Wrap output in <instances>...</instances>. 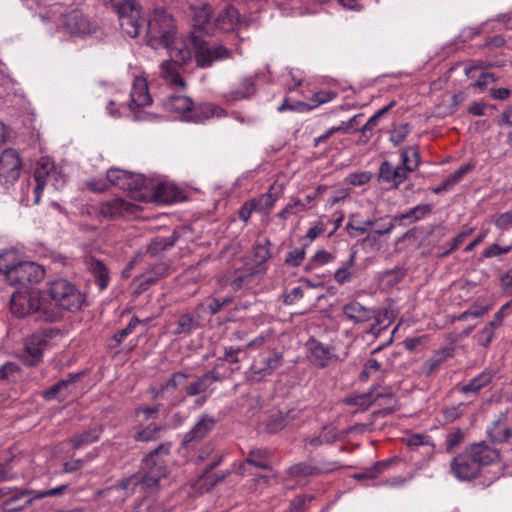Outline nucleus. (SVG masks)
<instances>
[{"mask_svg": "<svg viewBox=\"0 0 512 512\" xmlns=\"http://www.w3.org/2000/svg\"><path fill=\"white\" fill-rule=\"evenodd\" d=\"M494 337V328L488 324L478 334V344L483 347L489 346Z\"/></svg>", "mask_w": 512, "mask_h": 512, "instance_id": "774afa93", "label": "nucleus"}, {"mask_svg": "<svg viewBox=\"0 0 512 512\" xmlns=\"http://www.w3.org/2000/svg\"><path fill=\"white\" fill-rule=\"evenodd\" d=\"M198 317L193 314L185 313L178 317L176 321V328L173 331L174 335L180 336H188L193 331L199 328Z\"/></svg>", "mask_w": 512, "mask_h": 512, "instance_id": "7c9ffc66", "label": "nucleus"}, {"mask_svg": "<svg viewBox=\"0 0 512 512\" xmlns=\"http://www.w3.org/2000/svg\"><path fill=\"white\" fill-rule=\"evenodd\" d=\"M396 105L395 101H391L389 104L384 106L382 109L377 111L373 116H371L365 125L360 129V131L364 134L366 131H372L378 124V121L381 117L388 113L390 109H392Z\"/></svg>", "mask_w": 512, "mask_h": 512, "instance_id": "8fccbe9b", "label": "nucleus"}, {"mask_svg": "<svg viewBox=\"0 0 512 512\" xmlns=\"http://www.w3.org/2000/svg\"><path fill=\"white\" fill-rule=\"evenodd\" d=\"M371 177L372 175L370 172L352 173L348 175L347 181L351 185L361 186L368 183L371 180Z\"/></svg>", "mask_w": 512, "mask_h": 512, "instance_id": "69168bd1", "label": "nucleus"}, {"mask_svg": "<svg viewBox=\"0 0 512 512\" xmlns=\"http://www.w3.org/2000/svg\"><path fill=\"white\" fill-rule=\"evenodd\" d=\"M169 52V56L171 58L170 61L174 63L185 64L192 58V51L188 47V44H185L182 47L177 46V41L171 45V48H166Z\"/></svg>", "mask_w": 512, "mask_h": 512, "instance_id": "c03bdc74", "label": "nucleus"}, {"mask_svg": "<svg viewBox=\"0 0 512 512\" xmlns=\"http://www.w3.org/2000/svg\"><path fill=\"white\" fill-rule=\"evenodd\" d=\"M218 108L212 104H203L197 107H192L191 115L188 116L189 121L202 122L213 117Z\"/></svg>", "mask_w": 512, "mask_h": 512, "instance_id": "37998d69", "label": "nucleus"}, {"mask_svg": "<svg viewBox=\"0 0 512 512\" xmlns=\"http://www.w3.org/2000/svg\"><path fill=\"white\" fill-rule=\"evenodd\" d=\"M300 411L296 409H291L286 412L278 411L269 415L264 421L263 426L266 432L274 434L282 429H284L287 425L294 422L299 418Z\"/></svg>", "mask_w": 512, "mask_h": 512, "instance_id": "f3484780", "label": "nucleus"}, {"mask_svg": "<svg viewBox=\"0 0 512 512\" xmlns=\"http://www.w3.org/2000/svg\"><path fill=\"white\" fill-rule=\"evenodd\" d=\"M343 314L355 323L369 321L375 315L372 308L365 307L361 303L353 301L345 304L342 308Z\"/></svg>", "mask_w": 512, "mask_h": 512, "instance_id": "c85d7f7f", "label": "nucleus"}, {"mask_svg": "<svg viewBox=\"0 0 512 512\" xmlns=\"http://www.w3.org/2000/svg\"><path fill=\"white\" fill-rule=\"evenodd\" d=\"M130 108L142 107L152 103V97L149 93L147 80L143 77H136L133 81L131 90Z\"/></svg>", "mask_w": 512, "mask_h": 512, "instance_id": "b1692460", "label": "nucleus"}, {"mask_svg": "<svg viewBox=\"0 0 512 512\" xmlns=\"http://www.w3.org/2000/svg\"><path fill=\"white\" fill-rule=\"evenodd\" d=\"M139 323L140 320L136 316L132 317L124 329L113 334V336L111 337L113 343H111L110 346L112 348H117L118 346H120L124 339H126L127 336L134 332L135 328Z\"/></svg>", "mask_w": 512, "mask_h": 512, "instance_id": "49530a36", "label": "nucleus"}, {"mask_svg": "<svg viewBox=\"0 0 512 512\" xmlns=\"http://www.w3.org/2000/svg\"><path fill=\"white\" fill-rule=\"evenodd\" d=\"M255 277L254 273L243 274L234 278L230 286L234 291H239L242 288L249 287Z\"/></svg>", "mask_w": 512, "mask_h": 512, "instance_id": "bf43d9fd", "label": "nucleus"}, {"mask_svg": "<svg viewBox=\"0 0 512 512\" xmlns=\"http://www.w3.org/2000/svg\"><path fill=\"white\" fill-rule=\"evenodd\" d=\"M171 443H161L141 461L139 474L143 479V491L151 494L159 490V482L168 475L166 458L170 455Z\"/></svg>", "mask_w": 512, "mask_h": 512, "instance_id": "7ed1b4c3", "label": "nucleus"}, {"mask_svg": "<svg viewBox=\"0 0 512 512\" xmlns=\"http://www.w3.org/2000/svg\"><path fill=\"white\" fill-rule=\"evenodd\" d=\"M8 494L7 500L3 502L2 509L5 512H17L31 504L35 496H32L33 491L31 490H12L3 488Z\"/></svg>", "mask_w": 512, "mask_h": 512, "instance_id": "a211bd4d", "label": "nucleus"}, {"mask_svg": "<svg viewBox=\"0 0 512 512\" xmlns=\"http://www.w3.org/2000/svg\"><path fill=\"white\" fill-rule=\"evenodd\" d=\"M244 351L241 347H226L224 350V355L220 357L218 360L220 362L226 361L230 364H236L240 361L239 353Z\"/></svg>", "mask_w": 512, "mask_h": 512, "instance_id": "0e129e2a", "label": "nucleus"}, {"mask_svg": "<svg viewBox=\"0 0 512 512\" xmlns=\"http://www.w3.org/2000/svg\"><path fill=\"white\" fill-rule=\"evenodd\" d=\"M487 435L493 443H503L510 438L511 430L502 425L500 420H496L493 426L487 430Z\"/></svg>", "mask_w": 512, "mask_h": 512, "instance_id": "79ce46f5", "label": "nucleus"}, {"mask_svg": "<svg viewBox=\"0 0 512 512\" xmlns=\"http://www.w3.org/2000/svg\"><path fill=\"white\" fill-rule=\"evenodd\" d=\"M467 451L479 468L483 465H490L499 459V451L485 441L472 444Z\"/></svg>", "mask_w": 512, "mask_h": 512, "instance_id": "6ab92c4d", "label": "nucleus"}, {"mask_svg": "<svg viewBox=\"0 0 512 512\" xmlns=\"http://www.w3.org/2000/svg\"><path fill=\"white\" fill-rule=\"evenodd\" d=\"M272 189L273 187H271L267 193L262 194L258 199L251 200V205L256 211L266 214L273 208L277 200V196L272 193Z\"/></svg>", "mask_w": 512, "mask_h": 512, "instance_id": "a19ab883", "label": "nucleus"}, {"mask_svg": "<svg viewBox=\"0 0 512 512\" xmlns=\"http://www.w3.org/2000/svg\"><path fill=\"white\" fill-rule=\"evenodd\" d=\"M91 272L93 274V277L95 279V283L99 287V289L105 290L110 282V276H109V270L99 260L93 261L91 264Z\"/></svg>", "mask_w": 512, "mask_h": 512, "instance_id": "e433bc0d", "label": "nucleus"}, {"mask_svg": "<svg viewBox=\"0 0 512 512\" xmlns=\"http://www.w3.org/2000/svg\"><path fill=\"white\" fill-rule=\"evenodd\" d=\"M139 207L136 204L125 201L122 198H114L102 202L99 206V213L108 219H117L126 215L137 213Z\"/></svg>", "mask_w": 512, "mask_h": 512, "instance_id": "f8f14e48", "label": "nucleus"}, {"mask_svg": "<svg viewBox=\"0 0 512 512\" xmlns=\"http://www.w3.org/2000/svg\"><path fill=\"white\" fill-rule=\"evenodd\" d=\"M239 22L240 16L238 10L229 5L217 14L213 29L217 28L226 32L233 31L238 26Z\"/></svg>", "mask_w": 512, "mask_h": 512, "instance_id": "a878e982", "label": "nucleus"}, {"mask_svg": "<svg viewBox=\"0 0 512 512\" xmlns=\"http://www.w3.org/2000/svg\"><path fill=\"white\" fill-rule=\"evenodd\" d=\"M389 466L388 461H379L375 463L371 468L367 469L364 472L358 473L354 475L355 479H375L380 473H382Z\"/></svg>", "mask_w": 512, "mask_h": 512, "instance_id": "603ef678", "label": "nucleus"}, {"mask_svg": "<svg viewBox=\"0 0 512 512\" xmlns=\"http://www.w3.org/2000/svg\"><path fill=\"white\" fill-rule=\"evenodd\" d=\"M410 168L394 167L389 161H383L379 167V180L386 183H393L397 188L403 183L409 174Z\"/></svg>", "mask_w": 512, "mask_h": 512, "instance_id": "5701e85b", "label": "nucleus"}, {"mask_svg": "<svg viewBox=\"0 0 512 512\" xmlns=\"http://www.w3.org/2000/svg\"><path fill=\"white\" fill-rule=\"evenodd\" d=\"M60 335L57 328H47L25 339L24 349L19 354L20 361L27 367H35L42 362L43 352L51 345V340Z\"/></svg>", "mask_w": 512, "mask_h": 512, "instance_id": "423d86ee", "label": "nucleus"}, {"mask_svg": "<svg viewBox=\"0 0 512 512\" xmlns=\"http://www.w3.org/2000/svg\"><path fill=\"white\" fill-rule=\"evenodd\" d=\"M402 165L400 168H410L409 173L417 169L419 165V154L415 147H406L401 150Z\"/></svg>", "mask_w": 512, "mask_h": 512, "instance_id": "a18cd8bd", "label": "nucleus"}, {"mask_svg": "<svg viewBox=\"0 0 512 512\" xmlns=\"http://www.w3.org/2000/svg\"><path fill=\"white\" fill-rule=\"evenodd\" d=\"M308 350L310 362L319 368H324L337 359L328 346L314 340L308 343Z\"/></svg>", "mask_w": 512, "mask_h": 512, "instance_id": "412c9836", "label": "nucleus"}, {"mask_svg": "<svg viewBox=\"0 0 512 512\" xmlns=\"http://www.w3.org/2000/svg\"><path fill=\"white\" fill-rule=\"evenodd\" d=\"M84 375V372L69 373L65 379H61L56 384L42 392V397L46 401H63L70 392V386L75 384Z\"/></svg>", "mask_w": 512, "mask_h": 512, "instance_id": "2eb2a0df", "label": "nucleus"}, {"mask_svg": "<svg viewBox=\"0 0 512 512\" xmlns=\"http://www.w3.org/2000/svg\"><path fill=\"white\" fill-rule=\"evenodd\" d=\"M164 428L156 423H150L147 426L139 429L134 434V439L137 442H151L160 438Z\"/></svg>", "mask_w": 512, "mask_h": 512, "instance_id": "72a5a7b5", "label": "nucleus"}, {"mask_svg": "<svg viewBox=\"0 0 512 512\" xmlns=\"http://www.w3.org/2000/svg\"><path fill=\"white\" fill-rule=\"evenodd\" d=\"M172 189L166 184H160L155 190V196L158 201L161 202H173L175 201V195L171 193Z\"/></svg>", "mask_w": 512, "mask_h": 512, "instance_id": "e2e57ef3", "label": "nucleus"}, {"mask_svg": "<svg viewBox=\"0 0 512 512\" xmlns=\"http://www.w3.org/2000/svg\"><path fill=\"white\" fill-rule=\"evenodd\" d=\"M474 229L473 228H464L457 236H455L452 241H451V245L450 247L445 250L444 252H442L440 254V257H444V256H447L449 255L451 252H453L454 250H456L462 243L463 241L468 237L470 236L472 233H473Z\"/></svg>", "mask_w": 512, "mask_h": 512, "instance_id": "6e6d98bb", "label": "nucleus"}, {"mask_svg": "<svg viewBox=\"0 0 512 512\" xmlns=\"http://www.w3.org/2000/svg\"><path fill=\"white\" fill-rule=\"evenodd\" d=\"M59 28L72 37L85 38L98 29L97 21L81 9H73L61 16Z\"/></svg>", "mask_w": 512, "mask_h": 512, "instance_id": "0eeeda50", "label": "nucleus"}, {"mask_svg": "<svg viewBox=\"0 0 512 512\" xmlns=\"http://www.w3.org/2000/svg\"><path fill=\"white\" fill-rule=\"evenodd\" d=\"M405 443L409 447H418L421 445H432L430 441V437L422 434H413L407 437Z\"/></svg>", "mask_w": 512, "mask_h": 512, "instance_id": "338daca9", "label": "nucleus"}, {"mask_svg": "<svg viewBox=\"0 0 512 512\" xmlns=\"http://www.w3.org/2000/svg\"><path fill=\"white\" fill-rule=\"evenodd\" d=\"M163 107L167 112L175 113L180 119L189 121L193 101L187 96L171 95L163 101Z\"/></svg>", "mask_w": 512, "mask_h": 512, "instance_id": "aec40b11", "label": "nucleus"}, {"mask_svg": "<svg viewBox=\"0 0 512 512\" xmlns=\"http://www.w3.org/2000/svg\"><path fill=\"white\" fill-rule=\"evenodd\" d=\"M107 180L111 185L130 193H138L135 198H142L141 190L145 187L146 181L143 175L134 174L126 170L111 168L107 171Z\"/></svg>", "mask_w": 512, "mask_h": 512, "instance_id": "1a4fd4ad", "label": "nucleus"}, {"mask_svg": "<svg viewBox=\"0 0 512 512\" xmlns=\"http://www.w3.org/2000/svg\"><path fill=\"white\" fill-rule=\"evenodd\" d=\"M160 77L167 85L175 89H185L186 83L178 71V65L170 60L163 61L159 66Z\"/></svg>", "mask_w": 512, "mask_h": 512, "instance_id": "393cba45", "label": "nucleus"}, {"mask_svg": "<svg viewBox=\"0 0 512 512\" xmlns=\"http://www.w3.org/2000/svg\"><path fill=\"white\" fill-rule=\"evenodd\" d=\"M203 375L198 377L194 382L190 383L186 388V394L188 396H196L202 392H205L210 384Z\"/></svg>", "mask_w": 512, "mask_h": 512, "instance_id": "5fc2aeb1", "label": "nucleus"}, {"mask_svg": "<svg viewBox=\"0 0 512 512\" xmlns=\"http://www.w3.org/2000/svg\"><path fill=\"white\" fill-rule=\"evenodd\" d=\"M307 209V204L302 202L300 199H292L290 203L286 205V207L279 212L278 216L281 219L286 220L291 215L298 214Z\"/></svg>", "mask_w": 512, "mask_h": 512, "instance_id": "3c124183", "label": "nucleus"}, {"mask_svg": "<svg viewBox=\"0 0 512 512\" xmlns=\"http://www.w3.org/2000/svg\"><path fill=\"white\" fill-rule=\"evenodd\" d=\"M494 373L492 370L486 369L476 377L470 380L468 384L462 387V392H478L481 388L488 385L493 379Z\"/></svg>", "mask_w": 512, "mask_h": 512, "instance_id": "c9c22d12", "label": "nucleus"}, {"mask_svg": "<svg viewBox=\"0 0 512 512\" xmlns=\"http://www.w3.org/2000/svg\"><path fill=\"white\" fill-rule=\"evenodd\" d=\"M410 132L409 124L404 123L394 128L390 135V141L394 146L400 145Z\"/></svg>", "mask_w": 512, "mask_h": 512, "instance_id": "4d7b16f0", "label": "nucleus"}, {"mask_svg": "<svg viewBox=\"0 0 512 512\" xmlns=\"http://www.w3.org/2000/svg\"><path fill=\"white\" fill-rule=\"evenodd\" d=\"M45 277L44 268L35 263L23 261L19 262L12 267L8 273V282L11 285L27 286L37 284Z\"/></svg>", "mask_w": 512, "mask_h": 512, "instance_id": "6e6552de", "label": "nucleus"}, {"mask_svg": "<svg viewBox=\"0 0 512 512\" xmlns=\"http://www.w3.org/2000/svg\"><path fill=\"white\" fill-rule=\"evenodd\" d=\"M10 310L17 317L35 314L37 319L45 322H57L59 316L42 291H16L10 300Z\"/></svg>", "mask_w": 512, "mask_h": 512, "instance_id": "f03ea898", "label": "nucleus"}, {"mask_svg": "<svg viewBox=\"0 0 512 512\" xmlns=\"http://www.w3.org/2000/svg\"><path fill=\"white\" fill-rule=\"evenodd\" d=\"M138 486L143 490V479L139 473H135L129 477L121 479L116 484L112 485L110 489L124 490L126 491V496H130L134 494Z\"/></svg>", "mask_w": 512, "mask_h": 512, "instance_id": "f704fd0d", "label": "nucleus"}, {"mask_svg": "<svg viewBox=\"0 0 512 512\" xmlns=\"http://www.w3.org/2000/svg\"><path fill=\"white\" fill-rule=\"evenodd\" d=\"M212 7L209 4H203L194 9V31L187 39L192 46L196 64L198 67H210L214 61L224 60L230 57V51L221 44H209L198 34L203 31L209 34L213 31L214 23H211Z\"/></svg>", "mask_w": 512, "mask_h": 512, "instance_id": "f257e3e1", "label": "nucleus"}, {"mask_svg": "<svg viewBox=\"0 0 512 512\" xmlns=\"http://www.w3.org/2000/svg\"><path fill=\"white\" fill-rule=\"evenodd\" d=\"M375 315L372 319H375L376 325L387 329L394 319V313L392 310L384 308L375 310Z\"/></svg>", "mask_w": 512, "mask_h": 512, "instance_id": "864d4df0", "label": "nucleus"}, {"mask_svg": "<svg viewBox=\"0 0 512 512\" xmlns=\"http://www.w3.org/2000/svg\"><path fill=\"white\" fill-rule=\"evenodd\" d=\"M283 363V356L276 351H268L259 356L251 366V371L260 376L271 375Z\"/></svg>", "mask_w": 512, "mask_h": 512, "instance_id": "dca6fc26", "label": "nucleus"}, {"mask_svg": "<svg viewBox=\"0 0 512 512\" xmlns=\"http://www.w3.org/2000/svg\"><path fill=\"white\" fill-rule=\"evenodd\" d=\"M103 430L102 425L95 424L86 430L73 434L69 437L68 443L73 449H81L99 441L103 434Z\"/></svg>", "mask_w": 512, "mask_h": 512, "instance_id": "4be33fe9", "label": "nucleus"}, {"mask_svg": "<svg viewBox=\"0 0 512 512\" xmlns=\"http://www.w3.org/2000/svg\"><path fill=\"white\" fill-rule=\"evenodd\" d=\"M354 218V215L350 216L349 221L345 227L347 233L351 238H355L367 232V228L363 226L362 223H356Z\"/></svg>", "mask_w": 512, "mask_h": 512, "instance_id": "052dcab7", "label": "nucleus"}, {"mask_svg": "<svg viewBox=\"0 0 512 512\" xmlns=\"http://www.w3.org/2000/svg\"><path fill=\"white\" fill-rule=\"evenodd\" d=\"M22 162L17 150L9 148L0 154V177L6 182L16 181L21 172Z\"/></svg>", "mask_w": 512, "mask_h": 512, "instance_id": "9d476101", "label": "nucleus"}, {"mask_svg": "<svg viewBox=\"0 0 512 512\" xmlns=\"http://www.w3.org/2000/svg\"><path fill=\"white\" fill-rule=\"evenodd\" d=\"M177 26L165 10H155L147 21L146 42L153 49L171 48L176 42Z\"/></svg>", "mask_w": 512, "mask_h": 512, "instance_id": "39448f33", "label": "nucleus"}, {"mask_svg": "<svg viewBox=\"0 0 512 512\" xmlns=\"http://www.w3.org/2000/svg\"><path fill=\"white\" fill-rule=\"evenodd\" d=\"M356 254V251H352L348 260L342 265V267L335 271L334 280L339 285H343L352 280L354 272H352L350 268L353 267L355 264Z\"/></svg>", "mask_w": 512, "mask_h": 512, "instance_id": "58836bf2", "label": "nucleus"}, {"mask_svg": "<svg viewBox=\"0 0 512 512\" xmlns=\"http://www.w3.org/2000/svg\"><path fill=\"white\" fill-rule=\"evenodd\" d=\"M57 171L54 168V164L49 159H41L34 171V180L36 185L34 187V203L39 204L41 193L44 190L46 184L55 178Z\"/></svg>", "mask_w": 512, "mask_h": 512, "instance_id": "4468645a", "label": "nucleus"}, {"mask_svg": "<svg viewBox=\"0 0 512 512\" xmlns=\"http://www.w3.org/2000/svg\"><path fill=\"white\" fill-rule=\"evenodd\" d=\"M256 93L255 81L252 77L242 78L237 85L225 94L227 101L249 99Z\"/></svg>", "mask_w": 512, "mask_h": 512, "instance_id": "cd10ccee", "label": "nucleus"}, {"mask_svg": "<svg viewBox=\"0 0 512 512\" xmlns=\"http://www.w3.org/2000/svg\"><path fill=\"white\" fill-rule=\"evenodd\" d=\"M188 375L184 372H175L171 375V377L162 384V392L168 391L170 388L176 389L179 385H181L186 379Z\"/></svg>", "mask_w": 512, "mask_h": 512, "instance_id": "13d9d810", "label": "nucleus"}, {"mask_svg": "<svg viewBox=\"0 0 512 512\" xmlns=\"http://www.w3.org/2000/svg\"><path fill=\"white\" fill-rule=\"evenodd\" d=\"M216 420L203 415L201 419L184 435L182 446L186 449L193 448L203 440L215 427Z\"/></svg>", "mask_w": 512, "mask_h": 512, "instance_id": "9b49d317", "label": "nucleus"}, {"mask_svg": "<svg viewBox=\"0 0 512 512\" xmlns=\"http://www.w3.org/2000/svg\"><path fill=\"white\" fill-rule=\"evenodd\" d=\"M270 452L266 448H254L248 453L245 463L257 467L259 469H270L269 465Z\"/></svg>", "mask_w": 512, "mask_h": 512, "instance_id": "2f4dec72", "label": "nucleus"}, {"mask_svg": "<svg viewBox=\"0 0 512 512\" xmlns=\"http://www.w3.org/2000/svg\"><path fill=\"white\" fill-rule=\"evenodd\" d=\"M270 246L271 242L268 239H265L262 243L258 242L254 246V260L257 264H262L266 262L270 257Z\"/></svg>", "mask_w": 512, "mask_h": 512, "instance_id": "09e8293b", "label": "nucleus"}, {"mask_svg": "<svg viewBox=\"0 0 512 512\" xmlns=\"http://www.w3.org/2000/svg\"><path fill=\"white\" fill-rule=\"evenodd\" d=\"M305 254L306 252L304 248L289 251L286 255L285 263L293 267H297L305 259Z\"/></svg>", "mask_w": 512, "mask_h": 512, "instance_id": "680f3d73", "label": "nucleus"}, {"mask_svg": "<svg viewBox=\"0 0 512 512\" xmlns=\"http://www.w3.org/2000/svg\"><path fill=\"white\" fill-rule=\"evenodd\" d=\"M112 8L117 13L118 20L123 19V17H129L135 11H137L140 6L137 0H111Z\"/></svg>", "mask_w": 512, "mask_h": 512, "instance_id": "ea45409f", "label": "nucleus"}, {"mask_svg": "<svg viewBox=\"0 0 512 512\" xmlns=\"http://www.w3.org/2000/svg\"><path fill=\"white\" fill-rule=\"evenodd\" d=\"M140 8L135 11V14L133 13L129 17H123V19L119 20V24L121 29L132 38H135L140 33Z\"/></svg>", "mask_w": 512, "mask_h": 512, "instance_id": "4c0bfd02", "label": "nucleus"}, {"mask_svg": "<svg viewBox=\"0 0 512 512\" xmlns=\"http://www.w3.org/2000/svg\"><path fill=\"white\" fill-rule=\"evenodd\" d=\"M179 239V233L173 231L168 237H155L147 247V253L151 256H157L159 253L173 247Z\"/></svg>", "mask_w": 512, "mask_h": 512, "instance_id": "c756f323", "label": "nucleus"}, {"mask_svg": "<svg viewBox=\"0 0 512 512\" xmlns=\"http://www.w3.org/2000/svg\"><path fill=\"white\" fill-rule=\"evenodd\" d=\"M334 259H335V256L332 253H330L324 249L318 250L313 255L310 262L306 264L305 270L311 271L315 266H321V265L328 264L331 261H333Z\"/></svg>", "mask_w": 512, "mask_h": 512, "instance_id": "de8ad7c7", "label": "nucleus"}, {"mask_svg": "<svg viewBox=\"0 0 512 512\" xmlns=\"http://www.w3.org/2000/svg\"><path fill=\"white\" fill-rule=\"evenodd\" d=\"M330 466L331 467L322 469L310 463L299 462L290 466L286 472L290 478L301 480L310 476H318L324 471H330L335 469V463H331Z\"/></svg>", "mask_w": 512, "mask_h": 512, "instance_id": "bb28decb", "label": "nucleus"}, {"mask_svg": "<svg viewBox=\"0 0 512 512\" xmlns=\"http://www.w3.org/2000/svg\"><path fill=\"white\" fill-rule=\"evenodd\" d=\"M451 470L454 475L462 481L471 480L478 476L480 472V468L467 450L453 458L451 461Z\"/></svg>", "mask_w": 512, "mask_h": 512, "instance_id": "ddd939ff", "label": "nucleus"}, {"mask_svg": "<svg viewBox=\"0 0 512 512\" xmlns=\"http://www.w3.org/2000/svg\"><path fill=\"white\" fill-rule=\"evenodd\" d=\"M432 211L431 204H419L405 213H401L394 217V221L410 220V222H416L423 219L426 215Z\"/></svg>", "mask_w": 512, "mask_h": 512, "instance_id": "473e14b6", "label": "nucleus"}, {"mask_svg": "<svg viewBox=\"0 0 512 512\" xmlns=\"http://www.w3.org/2000/svg\"><path fill=\"white\" fill-rule=\"evenodd\" d=\"M42 294H45L49 304L58 313L59 320L62 317L60 309L75 312L81 309L85 301L83 294L76 286L65 279L47 283V288L42 291Z\"/></svg>", "mask_w": 512, "mask_h": 512, "instance_id": "20e7f679", "label": "nucleus"}]
</instances>
